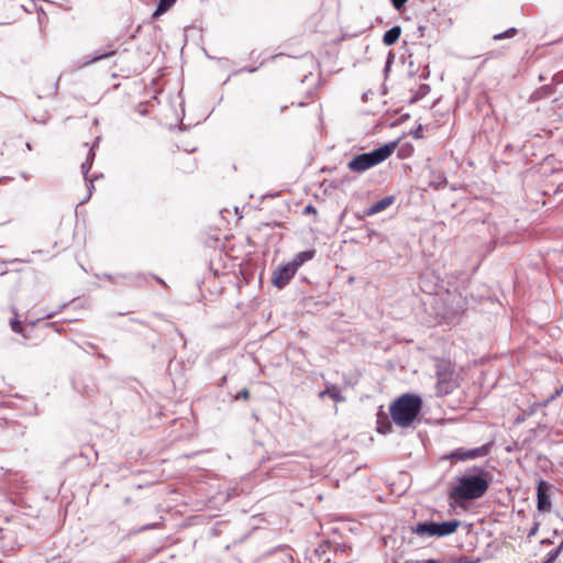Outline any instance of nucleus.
I'll list each match as a JSON object with an SVG mask.
<instances>
[{
    "label": "nucleus",
    "instance_id": "4be33fe9",
    "mask_svg": "<svg viewBox=\"0 0 563 563\" xmlns=\"http://www.w3.org/2000/svg\"><path fill=\"white\" fill-rule=\"evenodd\" d=\"M303 213L305 214H309V213L316 214L317 213V209L314 207H312L311 205H309V206H307L305 208Z\"/></svg>",
    "mask_w": 563,
    "mask_h": 563
},
{
    "label": "nucleus",
    "instance_id": "6e6552de",
    "mask_svg": "<svg viewBox=\"0 0 563 563\" xmlns=\"http://www.w3.org/2000/svg\"><path fill=\"white\" fill-rule=\"evenodd\" d=\"M324 396H329L335 402H343L345 400L342 395L341 388L338 385L327 384V388L319 393V397L322 399Z\"/></svg>",
    "mask_w": 563,
    "mask_h": 563
},
{
    "label": "nucleus",
    "instance_id": "6ab92c4d",
    "mask_svg": "<svg viewBox=\"0 0 563 563\" xmlns=\"http://www.w3.org/2000/svg\"><path fill=\"white\" fill-rule=\"evenodd\" d=\"M390 1L395 9L401 10L408 0H390Z\"/></svg>",
    "mask_w": 563,
    "mask_h": 563
},
{
    "label": "nucleus",
    "instance_id": "f3484780",
    "mask_svg": "<svg viewBox=\"0 0 563 563\" xmlns=\"http://www.w3.org/2000/svg\"><path fill=\"white\" fill-rule=\"evenodd\" d=\"M235 399H243L249 400L250 399V391L249 389L244 388L241 391H239L235 396Z\"/></svg>",
    "mask_w": 563,
    "mask_h": 563
},
{
    "label": "nucleus",
    "instance_id": "39448f33",
    "mask_svg": "<svg viewBox=\"0 0 563 563\" xmlns=\"http://www.w3.org/2000/svg\"><path fill=\"white\" fill-rule=\"evenodd\" d=\"M554 485L540 481L537 488V509L539 512H550L552 509V496L555 494Z\"/></svg>",
    "mask_w": 563,
    "mask_h": 563
},
{
    "label": "nucleus",
    "instance_id": "393cba45",
    "mask_svg": "<svg viewBox=\"0 0 563 563\" xmlns=\"http://www.w3.org/2000/svg\"><path fill=\"white\" fill-rule=\"evenodd\" d=\"M157 280H158V283H161V284L165 285V283L163 282V279L157 278Z\"/></svg>",
    "mask_w": 563,
    "mask_h": 563
},
{
    "label": "nucleus",
    "instance_id": "aec40b11",
    "mask_svg": "<svg viewBox=\"0 0 563 563\" xmlns=\"http://www.w3.org/2000/svg\"><path fill=\"white\" fill-rule=\"evenodd\" d=\"M451 563H475L473 560H471L468 556L463 555L456 560H453Z\"/></svg>",
    "mask_w": 563,
    "mask_h": 563
},
{
    "label": "nucleus",
    "instance_id": "7ed1b4c3",
    "mask_svg": "<svg viewBox=\"0 0 563 563\" xmlns=\"http://www.w3.org/2000/svg\"><path fill=\"white\" fill-rule=\"evenodd\" d=\"M395 148L396 144L389 143L369 153L356 155L353 159L349 162L347 167L352 172H365L387 159L394 153Z\"/></svg>",
    "mask_w": 563,
    "mask_h": 563
},
{
    "label": "nucleus",
    "instance_id": "9d476101",
    "mask_svg": "<svg viewBox=\"0 0 563 563\" xmlns=\"http://www.w3.org/2000/svg\"><path fill=\"white\" fill-rule=\"evenodd\" d=\"M400 35H401V27L399 25H396V26L391 27L390 30H388L387 32H385V34L383 36V43L386 46L394 45L399 40Z\"/></svg>",
    "mask_w": 563,
    "mask_h": 563
},
{
    "label": "nucleus",
    "instance_id": "9b49d317",
    "mask_svg": "<svg viewBox=\"0 0 563 563\" xmlns=\"http://www.w3.org/2000/svg\"><path fill=\"white\" fill-rule=\"evenodd\" d=\"M314 255L313 251H305L298 253L295 258L290 262L294 267L298 271V268L307 261H310Z\"/></svg>",
    "mask_w": 563,
    "mask_h": 563
},
{
    "label": "nucleus",
    "instance_id": "412c9836",
    "mask_svg": "<svg viewBox=\"0 0 563 563\" xmlns=\"http://www.w3.org/2000/svg\"><path fill=\"white\" fill-rule=\"evenodd\" d=\"M114 53H115L114 51H111V52H108V53H103V54L95 57L93 60H99V59L112 56V55H114Z\"/></svg>",
    "mask_w": 563,
    "mask_h": 563
},
{
    "label": "nucleus",
    "instance_id": "423d86ee",
    "mask_svg": "<svg viewBox=\"0 0 563 563\" xmlns=\"http://www.w3.org/2000/svg\"><path fill=\"white\" fill-rule=\"evenodd\" d=\"M296 273L297 269L290 262L282 265L273 272L272 284L278 289H282L291 280Z\"/></svg>",
    "mask_w": 563,
    "mask_h": 563
},
{
    "label": "nucleus",
    "instance_id": "0eeeda50",
    "mask_svg": "<svg viewBox=\"0 0 563 563\" xmlns=\"http://www.w3.org/2000/svg\"><path fill=\"white\" fill-rule=\"evenodd\" d=\"M488 453V446L483 445L481 448L472 449V450H464V449H457L454 452H452L451 457L465 461V460H472L481 456H485Z\"/></svg>",
    "mask_w": 563,
    "mask_h": 563
},
{
    "label": "nucleus",
    "instance_id": "b1692460",
    "mask_svg": "<svg viewBox=\"0 0 563 563\" xmlns=\"http://www.w3.org/2000/svg\"><path fill=\"white\" fill-rule=\"evenodd\" d=\"M423 563H442V562L439 560L430 559V560L424 561Z\"/></svg>",
    "mask_w": 563,
    "mask_h": 563
},
{
    "label": "nucleus",
    "instance_id": "dca6fc26",
    "mask_svg": "<svg viewBox=\"0 0 563 563\" xmlns=\"http://www.w3.org/2000/svg\"><path fill=\"white\" fill-rule=\"evenodd\" d=\"M560 553V548L553 549L547 555V559L542 563H553Z\"/></svg>",
    "mask_w": 563,
    "mask_h": 563
},
{
    "label": "nucleus",
    "instance_id": "2eb2a0df",
    "mask_svg": "<svg viewBox=\"0 0 563 563\" xmlns=\"http://www.w3.org/2000/svg\"><path fill=\"white\" fill-rule=\"evenodd\" d=\"M10 327H11L12 331H14L15 333H20V334L24 330L23 324L18 319H11Z\"/></svg>",
    "mask_w": 563,
    "mask_h": 563
},
{
    "label": "nucleus",
    "instance_id": "20e7f679",
    "mask_svg": "<svg viewBox=\"0 0 563 563\" xmlns=\"http://www.w3.org/2000/svg\"><path fill=\"white\" fill-rule=\"evenodd\" d=\"M460 526L461 522L459 520H450L444 522L424 521L419 522L412 529V532L420 537L428 536L443 538L455 533Z\"/></svg>",
    "mask_w": 563,
    "mask_h": 563
},
{
    "label": "nucleus",
    "instance_id": "f257e3e1",
    "mask_svg": "<svg viewBox=\"0 0 563 563\" xmlns=\"http://www.w3.org/2000/svg\"><path fill=\"white\" fill-rule=\"evenodd\" d=\"M422 400L413 394H404L394 400L389 407L393 421L401 428L409 427L419 416Z\"/></svg>",
    "mask_w": 563,
    "mask_h": 563
},
{
    "label": "nucleus",
    "instance_id": "ddd939ff",
    "mask_svg": "<svg viewBox=\"0 0 563 563\" xmlns=\"http://www.w3.org/2000/svg\"><path fill=\"white\" fill-rule=\"evenodd\" d=\"M516 34H517V29H515V27H510V29H508L507 31H505L504 33L495 34V35L493 36V38H494L495 41H499V40H504V38H506V37H512V36H515Z\"/></svg>",
    "mask_w": 563,
    "mask_h": 563
},
{
    "label": "nucleus",
    "instance_id": "a211bd4d",
    "mask_svg": "<svg viewBox=\"0 0 563 563\" xmlns=\"http://www.w3.org/2000/svg\"><path fill=\"white\" fill-rule=\"evenodd\" d=\"M437 387H438V391L441 394L449 393V386L445 382H439Z\"/></svg>",
    "mask_w": 563,
    "mask_h": 563
},
{
    "label": "nucleus",
    "instance_id": "f03ea898",
    "mask_svg": "<svg viewBox=\"0 0 563 563\" xmlns=\"http://www.w3.org/2000/svg\"><path fill=\"white\" fill-rule=\"evenodd\" d=\"M489 487L488 481L483 475H464L457 478L456 485L450 490V498L473 500L483 497Z\"/></svg>",
    "mask_w": 563,
    "mask_h": 563
},
{
    "label": "nucleus",
    "instance_id": "f8f14e48",
    "mask_svg": "<svg viewBox=\"0 0 563 563\" xmlns=\"http://www.w3.org/2000/svg\"><path fill=\"white\" fill-rule=\"evenodd\" d=\"M176 2V0H159L157 9L153 13V18H158L159 15L167 12Z\"/></svg>",
    "mask_w": 563,
    "mask_h": 563
},
{
    "label": "nucleus",
    "instance_id": "1a4fd4ad",
    "mask_svg": "<svg viewBox=\"0 0 563 563\" xmlns=\"http://www.w3.org/2000/svg\"><path fill=\"white\" fill-rule=\"evenodd\" d=\"M393 202H394V197H391V196L385 197V198L380 199L379 201L375 202L374 205H372L371 208H368L365 211V216L371 217L373 214L382 212L385 209H387L389 206H391Z\"/></svg>",
    "mask_w": 563,
    "mask_h": 563
},
{
    "label": "nucleus",
    "instance_id": "5701e85b",
    "mask_svg": "<svg viewBox=\"0 0 563 563\" xmlns=\"http://www.w3.org/2000/svg\"><path fill=\"white\" fill-rule=\"evenodd\" d=\"M563 391V386L560 389H556L554 395L551 396V398H554L555 396L560 395Z\"/></svg>",
    "mask_w": 563,
    "mask_h": 563
},
{
    "label": "nucleus",
    "instance_id": "4468645a",
    "mask_svg": "<svg viewBox=\"0 0 563 563\" xmlns=\"http://www.w3.org/2000/svg\"><path fill=\"white\" fill-rule=\"evenodd\" d=\"M197 168V162L194 158H188L187 163L180 168L183 172L192 173Z\"/></svg>",
    "mask_w": 563,
    "mask_h": 563
}]
</instances>
